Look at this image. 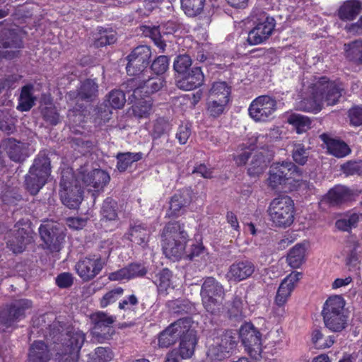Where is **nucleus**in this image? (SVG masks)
<instances>
[{
	"instance_id": "obj_12",
	"label": "nucleus",
	"mask_w": 362,
	"mask_h": 362,
	"mask_svg": "<svg viewBox=\"0 0 362 362\" xmlns=\"http://www.w3.org/2000/svg\"><path fill=\"white\" fill-rule=\"evenodd\" d=\"M151 57L150 47L141 45L134 48L127 56V72L130 76H139L143 73H148L146 69L148 60Z\"/></svg>"
},
{
	"instance_id": "obj_30",
	"label": "nucleus",
	"mask_w": 362,
	"mask_h": 362,
	"mask_svg": "<svg viewBox=\"0 0 362 362\" xmlns=\"http://www.w3.org/2000/svg\"><path fill=\"white\" fill-rule=\"evenodd\" d=\"M362 11V1L359 0H346L338 9V17L344 21H354Z\"/></svg>"
},
{
	"instance_id": "obj_28",
	"label": "nucleus",
	"mask_w": 362,
	"mask_h": 362,
	"mask_svg": "<svg viewBox=\"0 0 362 362\" xmlns=\"http://www.w3.org/2000/svg\"><path fill=\"white\" fill-rule=\"evenodd\" d=\"M151 233V230L149 228L141 223L136 222L131 225L124 237L144 247L147 245Z\"/></svg>"
},
{
	"instance_id": "obj_64",
	"label": "nucleus",
	"mask_w": 362,
	"mask_h": 362,
	"mask_svg": "<svg viewBox=\"0 0 362 362\" xmlns=\"http://www.w3.org/2000/svg\"><path fill=\"white\" fill-rule=\"evenodd\" d=\"M349 52L351 54L358 55L357 59L362 64V41L356 40L349 45Z\"/></svg>"
},
{
	"instance_id": "obj_16",
	"label": "nucleus",
	"mask_w": 362,
	"mask_h": 362,
	"mask_svg": "<svg viewBox=\"0 0 362 362\" xmlns=\"http://www.w3.org/2000/svg\"><path fill=\"white\" fill-rule=\"evenodd\" d=\"M105 262L99 256H90L80 259L75 266L78 275L86 281L94 279L103 269Z\"/></svg>"
},
{
	"instance_id": "obj_27",
	"label": "nucleus",
	"mask_w": 362,
	"mask_h": 362,
	"mask_svg": "<svg viewBox=\"0 0 362 362\" xmlns=\"http://www.w3.org/2000/svg\"><path fill=\"white\" fill-rule=\"evenodd\" d=\"M204 81V76L200 67H193L182 78L177 81V86L184 90H192L201 86Z\"/></svg>"
},
{
	"instance_id": "obj_9",
	"label": "nucleus",
	"mask_w": 362,
	"mask_h": 362,
	"mask_svg": "<svg viewBox=\"0 0 362 362\" xmlns=\"http://www.w3.org/2000/svg\"><path fill=\"white\" fill-rule=\"evenodd\" d=\"M79 181L70 170L63 173L60 182V199L64 205L69 209H76L83 199V190Z\"/></svg>"
},
{
	"instance_id": "obj_24",
	"label": "nucleus",
	"mask_w": 362,
	"mask_h": 362,
	"mask_svg": "<svg viewBox=\"0 0 362 362\" xmlns=\"http://www.w3.org/2000/svg\"><path fill=\"white\" fill-rule=\"evenodd\" d=\"M269 139L268 138V142L266 143V145L264 146V149L260 148H256L258 149V151L254 155L250 168H248V173L250 175L255 176L261 174L267 168L273 157L274 152L269 147Z\"/></svg>"
},
{
	"instance_id": "obj_26",
	"label": "nucleus",
	"mask_w": 362,
	"mask_h": 362,
	"mask_svg": "<svg viewBox=\"0 0 362 362\" xmlns=\"http://www.w3.org/2000/svg\"><path fill=\"white\" fill-rule=\"evenodd\" d=\"M191 202V197L187 189H182L175 193L170 201L168 215L170 217H178L186 211Z\"/></svg>"
},
{
	"instance_id": "obj_53",
	"label": "nucleus",
	"mask_w": 362,
	"mask_h": 362,
	"mask_svg": "<svg viewBox=\"0 0 362 362\" xmlns=\"http://www.w3.org/2000/svg\"><path fill=\"white\" fill-rule=\"evenodd\" d=\"M192 65V59L188 54L177 56L173 63L174 70L179 74H184Z\"/></svg>"
},
{
	"instance_id": "obj_19",
	"label": "nucleus",
	"mask_w": 362,
	"mask_h": 362,
	"mask_svg": "<svg viewBox=\"0 0 362 362\" xmlns=\"http://www.w3.org/2000/svg\"><path fill=\"white\" fill-rule=\"evenodd\" d=\"M90 319L94 324L92 331L93 337L99 342L107 339L112 330L110 325L115 322L116 317L104 312H97L91 315Z\"/></svg>"
},
{
	"instance_id": "obj_3",
	"label": "nucleus",
	"mask_w": 362,
	"mask_h": 362,
	"mask_svg": "<svg viewBox=\"0 0 362 362\" xmlns=\"http://www.w3.org/2000/svg\"><path fill=\"white\" fill-rule=\"evenodd\" d=\"M267 212L273 226L279 228H288L295 220L294 202L288 195H280L272 199Z\"/></svg>"
},
{
	"instance_id": "obj_2",
	"label": "nucleus",
	"mask_w": 362,
	"mask_h": 362,
	"mask_svg": "<svg viewBox=\"0 0 362 362\" xmlns=\"http://www.w3.org/2000/svg\"><path fill=\"white\" fill-rule=\"evenodd\" d=\"M180 222L168 223L162 233L163 253L169 259L184 258L186 253V244L189 235Z\"/></svg>"
},
{
	"instance_id": "obj_10",
	"label": "nucleus",
	"mask_w": 362,
	"mask_h": 362,
	"mask_svg": "<svg viewBox=\"0 0 362 362\" xmlns=\"http://www.w3.org/2000/svg\"><path fill=\"white\" fill-rule=\"evenodd\" d=\"M32 302L28 299L14 300L6 309L0 313V331L5 332L24 318L27 310L31 308Z\"/></svg>"
},
{
	"instance_id": "obj_52",
	"label": "nucleus",
	"mask_w": 362,
	"mask_h": 362,
	"mask_svg": "<svg viewBox=\"0 0 362 362\" xmlns=\"http://www.w3.org/2000/svg\"><path fill=\"white\" fill-rule=\"evenodd\" d=\"M126 102L124 93L119 90H114L108 95L107 103L115 109L122 108Z\"/></svg>"
},
{
	"instance_id": "obj_5",
	"label": "nucleus",
	"mask_w": 362,
	"mask_h": 362,
	"mask_svg": "<svg viewBox=\"0 0 362 362\" xmlns=\"http://www.w3.org/2000/svg\"><path fill=\"white\" fill-rule=\"evenodd\" d=\"M200 296L204 309L212 315L218 313L223 308L225 289L223 285L213 277H207L202 284Z\"/></svg>"
},
{
	"instance_id": "obj_43",
	"label": "nucleus",
	"mask_w": 362,
	"mask_h": 362,
	"mask_svg": "<svg viewBox=\"0 0 362 362\" xmlns=\"http://www.w3.org/2000/svg\"><path fill=\"white\" fill-rule=\"evenodd\" d=\"M350 198V192L344 186L338 185L330 189L327 194V199L332 204H339L347 201Z\"/></svg>"
},
{
	"instance_id": "obj_58",
	"label": "nucleus",
	"mask_w": 362,
	"mask_h": 362,
	"mask_svg": "<svg viewBox=\"0 0 362 362\" xmlns=\"http://www.w3.org/2000/svg\"><path fill=\"white\" fill-rule=\"evenodd\" d=\"M342 169L347 175H362V160L347 162Z\"/></svg>"
},
{
	"instance_id": "obj_34",
	"label": "nucleus",
	"mask_w": 362,
	"mask_h": 362,
	"mask_svg": "<svg viewBox=\"0 0 362 362\" xmlns=\"http://www.w3.org/2000/svg\"><path fill=\"white\" fill-rule=\"evenodd\" d=\"M306 247L305 244L299 243L293 246L288 253L287 262L292 268H299L305 262Z\"/></svg>"
},
{
	"instance_id": "obj_47",
	"label": "nucleus",
	"mask_w": 362,
	"mask_h": 362,
	"mask_svg": "<svg viewBox=\"0 0 362 362\" xmlns=\"http://www.w3.org/2000/svg\"><path fill=\"white\" fill-rule=\"evenodd\" d=\"M113 356L110 349L98 347L93 353L88 355V362H109Z\"/></svg>"
},
{
	"instance_id": "obj_38",
	"label": "nucleus",
	"mask_w": 362,
	"mask_h": 362,
	"mask_svg": "<svg viewBox=\"0 0 362 362\" xmlns=\"http://www.w3.org/2000/svg\"><path fill=\"white\" fill-rule=\"evenodd\" d=\"M30 241L28 233L23 228H18L14 238L8 239L7 244L15 253L21 252Z\"/></svg>"
},
{
	"instance_id": "obj_45",
	"label": "nucleus",
	"mask_w": 362,
	"mask_h": 362,
	"mask_svg": "<svg viewBox=\"0 0 362 362\" xmlns=\"http://www.w3.org/2000/svg\"><path fill=\"white\" fill-rule=\"evenodd\" d=\"M180 1L185 14L189 16H195L202 11L205 0H180Z\"/></svg>"
},
{
	"instance_id": "obj_13",
	"label": "nucleus",
	"mask_w": 362,
	"mask_h": 362,
	"mask_svg": "<svg viewBox=\"0 0 362 362\" xmlns=\"http://www.w3.org/2000/svg\"><path fill=\"white\" fill-rule=\"evenodd\" d=\"M62 344L63 349L59 353L63 362H76L79 351L85 341V335L80 330L68 331Z\"/></svg>"
},
{
	"instance_id": "obj_54",
	"label": "nucleus",
	"mask_w": 362,
	"mask_h": 362,
	"mask_svg": "<svg viewBox=\"0 0 362 362\" xmlns=\"http://www.w3.org/2000/svg\"><path fill=\"white\" fill-rule=\"evenodd\" d=\"M116 35L114 32H107L106 30H100V37H95L94 45L97 47L113 44L116 41Z\"/></svg>"
},
{
	"instance_id": "obj_7",
	"label": "nucleus",
	"mask_w": 362,
	"mask_h": 362,
	"mask_svg": "<svg viewBox=\"0 0 362 362\" xmlns=\"http://www.w3.org/2000/svg\"><path fill=\"white\" fill-rule=\"evenodd\" d=\"M238 341V332L228 330L221 332L213 339L207 351V357L212 362H217L229 357L230 353L235 347Z\"/></svg>"
},
{
	"instance_id": "obj_62",
	"label": "nucleus",
	"mask_w": 362,
	"mask_h": 362,
	"mask_svg": "<svg viewBox=\"0 0 362 362\" xmlns=\"http://www.w3.org/2000/svg\"><path fill=\"white\" fill-rule=\"evenodd\" d=\"M190 134L191 130L187 124H182L178 128L176 138L178 139L180 144H185L187 143Z\"/></svg>"
},
{
	"instance_id": "obj_48",
	"label": "nucleus",
	"mask_w": 362,
	"mask_h": 362,
	"mask_svg": "<svg viewBox=\"0 0 362 362\" xmlns=\"http://www.w3.org/2000/svg\"><path fill=\"white\" fill-rule=\"evenodd\" d=\"M293 147L292 157L293 160L301 165L305 164L309 157V149L300 143H295Z\"/></svg>"
},
{
	"instance_id": "obj_60",
	"label": "nucleus",
	"mask_w": 362,
	"mask_h": 362,
	"mask_svg": "<svg viewBox=\"0 0 362 362\" xmlns=\"http://www.w3.org/2000/svg\"><path fill=\"white\" fill-rule=\"evenodd\" d=\"M191 247H192L189 250L186 251L184 258H188L191 260H193L196 257H201L202 258L206 255L205 249L202 244H193L191 245Z\"/></svg>"
},
{
	"instance_id": "obj_22",
	"label": "nucleus",
	"mask_w": 362,
	"mask_h": 362,
	"mask_svg": "<svg viewBox=\"0 0 362 362\" xmlns=\"http://www.w3.org/2000/svg\"><path fill=\"white\" fill-rule=\"evenodd\" d=\"M255 270L254 264L249 260H240L233 263L226 274L229 282H240L250 278Z\"/></svg>"
},
{
	"instance_id": "obj_11",
	"label": "nucleus",
	"mask_w": 362,
	"mask_h": 362,
	"mask_svg": "<svg viewBox=\"0 0 362 362\" xmlns=\"http://www.w3.org/2000/svg\"><path fill=\"white\" fill-rule=\"evenodd\" d=\"M277 109L275 98L267 95H260L254 99L249 107L250 117L255 122H266L270 119Z\"/></svg>"
},
{
	"instance_id": "obj_15",
	"label": "nucleus",
	"mask_w": 362,
	"mask_h": 362,
	"mask_svg": "<svg viewBox=\"0 0 362 362\" xmlns=\"http://www.w3.org/2000/svg\"><path fill=\"white\" fill-rule=\"evenodd\" d=\"M148 73H143L137 78L129 81L131 86H136L134 89L132 97H141L144 93V96L154 93L160 90L164 86V80L160 77H150Z\"/></svg>"
},
{
	"instance_id": "obj_6",
	"label": "nucleus",
	"mask_w": 362,
	"mask_h": 362,
	"mask_svg": "<svg viewBox=\"0 0 362 362\" xmlns=\"http://www.w3.org/2000/svg\"><path fill=\"white\" fill-rule=\"evenodd\" d=\"M50 161L45 155H39L25 177V186L32 194H36L50 175Z\"/></svg>"
},
{
	"instance_id": "obj_32",
	"label": "nucleus",
	"mask_w": 362,
	"mask_h": 362,
	"mask_svg": "<svg viewBox=\"0 0 362 362\" xmlns=\"http://www.w3.org/2000/svg\"><path fill=\"white\" fill-rule=\"evenodd\" d=\"M171 129L170 124L165 119L159 118L153 123L151 134L153 138L152 148L159 145V139L168 141V134Z\"/></svg>"
},
{
	"instance_id": "obj_36",
	"label": "nucleus",
	"mask_w": 362,
	"mask_h": 362,
	"mask_svg": "<svg viewBox=\"0 0 362 362\" xmlns=\"http://www.w3.org/2000/svg\"><path fill=\"white\" fill-rule=\"evenodd\" d=\"M325 327L332 332H341L346 325L347 317L345 313L324 315Z\"/></svg>"
},
{
	"instance_id": "obj_50",
	"label": "nucleus",
	"mask_w": 362,
	"mask_h": 362,
	"mask_svg": "<svg viewBox=\"0 0 362 362\" xmlns=\"http://www.w3.org/2000/svg\"><path fill=\"white\" fill-rule=\"evenodd\" d=\"M228 103L226 100L222 101L216 98L211 99V98L209 97L207 100V112L214 117H218L223 112Z\"/></svg>"
},
{
	"instance_id": "obj_21",
	"label": "nucleus",
	"mask_w": 362,
	"mask_h": 362,
	"mask_svg": "<svg viewBox=\"0 0 362 362\" xmlns=\"http://www.w3.org/2000/svg\"><path fill=\"white\" fill-rule=\"evenodd\" d=\"M301 277L302 273L293 272L284 279L275 296V304L278 307L284 306Z\"/></svg>"
},
{
	"instance_id": "obj_18",
	"label": "nucleus",
	"mask_w": 362,
	"mask_h": 362,
	"mask_svg": "<svg viewBox=\"0 0 362 362\" xmlns=\"http://www.w3.org/2000/svg\"><path fill=\"white\" fill-rule=\"evenodd\" d=\"M188 318L180 319L172 323L164 331H163L158 337V344L160 347H168L173 344L182 334L189 329Z\"/></svg>"
},
{
	"instance_id": "obj_55",
	"label": "nucleus",
	"mask_w": 362,
	"mask_h": 362,
	"mask_svg": "<svg viewBox=\"0 0 362 362\" xmlns=\"http://www.w3.org/2000/svg\"><path fill=\"white\" fill-rule=\"evenodd\" d=\"M124 293V290L121 287H117L107 293H105L100 299V304L101 308H106L111 303H115L119 297Z\"/></svg>"
},
{
	"instance_id": "obj_17",
	"label": "nucleus",
	"mask_w": 362,
	"mask_h": 362,
	"mask_svg": "<svg viewBox=\"0 0 362 362\" xmlns=\"http://www.w3.org/2000/svg\"><path fill=\"white\" fill-rule=\"evenodd\" d=\"M39 231L41 238L51 252H59L62 249L65 234L57 225H41Z\"/></svg>"
},
{
	"instance_id": "obj_25",
	"label": "nucleus",
	"mask_w": 362,
	"mask_h": 362,
	"mask_svg": "<svg viewBox=\"0 0 362 362\" xmlns=\"http://www.w3.org/2000/svg\"><path fill=\"white\" fill-rule=\"evenodd\" d=\"M192 322H189V329L183 333L180 337V341L177 351V356L181 359L190 358L194 353L195 346L197 344V337L196 331L191 329Z\"/></svg>"
},
{
	"instance_id": "obj_33",
	"label": "nucleus",
	"mask_w": 362,
	"mask_h": 362,
	"mask_svg": "<svg viewBox=\"0 0 362 362\" xmlns=\"http://www.w3.org/2000/svg\"><path fill=\"white\" fill-rule=\"evenodd\" d=\"M134 99V104L132 105V112L134 116L139 118L147 117L152 112V101L149 97H132Z\"/></svg>"
},
{
	"instance_id": "obj_51",
	"label": "nucleus",
	"mask_w": 362,
	"mask_h": 362,
	"mask_svg": "<svg viewBox=\"0 0 362 362\" xmlns=\"http://www.w3.org/2000/svg\"><path fill=\"white\" fill-rule=\"evenodd\" d=\"M116 206L117 203L114 200L106 199L103 204L101 210L103 217L109 221L115 220L117 216Z\"/></svg>"
},
{
	"instance_id": "obj_59",
	"label": "nucleus",
	"mask_w": 362,
	"mask_h": 362,
	"mask_svg": "<svg viewBox=\"0 0 362 362\" xmlns=\"http://www.w3.org/2000/svg\"><path fill=\"white\" fill-rule=\"evenodd\" d=\"M42 115L45 120L52 125H56L60 121L59 115L54 107H46L42 110Z\"/></svg>"
},
{
	"instance_id": "obj_4",
	"label": "nucleus",
	"mask_w": 362,
	"mask_h": 362,
	"mask_svg": "<svg viewBox=\"0 0 362 362\" xmlns=\"http://www.w3.org/2000/svg\"><path fill=\"white\" fill-rule=\"evenodd\" d=\"M250 17L255 25L248 33L247 42L252 45L262 44L272 35L276 26L275 20L258 8L252 10Z\"/></svg>"
},
{
	"instance_id": "obj_20",
	"label": "nucleus",
	"mask_w": 362,
	"mask_h": 362,
	"mask_svg": "<svg viewBox=\"0 0 362 362\" xmlns=\"http://www.w3.org/2000/svg\"><path fill=\"white\" fill-rule=\"evenodd\" d=\"M268 142V136L266 134H253L240 145L241 153L235 156L234 160L238 165H244L250 155V151L257 148L264 149L266 143Z\"/></svg>"
},
{
	"instance_id": "obj_8",
	"label": "nucleus",
	"mask_w": 362,
	"mask_h": 362,
	"mask_svg": "<svg viewBox=\"0 0 362 362\" xmlns=\"http://www.w3.org/2000/svg\"><path fill=\"white\" fill-rule=\"evenodd\" d=\"M301 173V170L291 162L275 163L270 167L267 185L272 189H276L286 185L290 180L298 182Z\"/></svg>"
},
{
	"instance_id": "obj_56",
	"label": "nucleus",
	"mask_w": 362,
	"mask_h": 362,
	"mask_svg": "<svg viewBox=\"0 0 362 362\" xmlns=\"http://www.w3.org/2000/svg\"><path fill=\"white\" fill-rule=\"evenodd\" d=\"M169 66V59L168 57L161 55L158 57L152 63L151 69L156 75L164 74Z\"/></svg>"
},
{
	"instance_id": "obj_42",
	"label": "nucleus",
	"mask_w": 362,
	"mask_h": 362,
	"mask_svg": "<svg viewBox=\"0 0 362 362\" xmlns=\"http://www.w3.org/2000/svg\"><path fill=\"white\" fill-rule=\"evenodd\" d=\"M172 273L168 269H163L159 272L155 277L154 284L160 294H166L168 290L171 288Z\"/></svg>"
},
{
	"instance_id": "obj_40",
	"label": "nucleus",
	"mask_w": 362,
	"mask_h": 362,
	"mask_svg": "<svg viewBox=\"0 0 362 362\" xmlns=\"http://www.w3.org/2000/svg\"><path fill=\"white\" fill-rule=\"evenodd\" d=\"M287 121L296 129L298 134L305 132L311 128L310 119L300 114L293 113L290 115Z\"/></svg>"
},
{
	"instance_id": "obj_46",
	"label": "nucleus",
	"mask_w": 362,
	"mask_h": 362,
	"mask_svg": "<svg viewBox=\"0 0 362 362\" xmlns=\"http://www.w3.org/2000/svg\"><path fill=\"white\" fill-rule=\"evenodd\" d=\"M98 93V85L94 80L88 79L83 82L78 90V95L83 99H93Z\"/></svg>"
},
{
	"instance_id": "obj_44",
	"label": "nucleus",
	"mask_w": 362,
	"mask_h": 362,
	"mask_svg": "<svg viewBox=\"0 0 362 362\" xmlns=\"http://www.w3.org/2000/svg\"><path fill=\"white\" fill-rule=\"evenodd\" d=\"M7 153L9 158L15 161L23 160V144L13 139H8L6 143Z\"/></svg>"
},
{
	"instance_id": "obj_37",
	"label": "nucleus",
	"mask_w": 362,
	"mask_h": 362,
	"mask_svg": "<svg viewBox=\"0 0 362 362\" xmlns=\"http://www.w3.org/2000/svg\"><path fill=\"white\" fill-rule=\"evenodd\" d=\"M143 153L141 152L132 153H118L116 156L117 160V169L119 172H124L134 162L139 161L142 158Z\"/></svg>"
},
{
	"instance_id": "obj_61",
	"label": "nucleus",
	"mask_w": 362,
	"mask_h": 362,
	"mask_svg": "<svg viewBox=\"0 0 362 362\" xmlns=\"http://www.w3.org/2000/svg\"><path fill=\"white\" fill-rule=\"evenodd\" d=\"M349 116L351 124L360 126L362 124V107H356L349 110Z\"/></svg>"
},
{
	"instance_id": "obj_39",
	"label": "nucleus",
	"mask_w": 362,
	"mask_h": 362,
	"mask_svg": "<svg viewBox=\"0 0 362 362\" xmlns=\"http://www.w3.org/2000/svg\"><path fill=\"white\" fill-rule=\"evenodd\" d=\"M33 86L27 85L22 88L17 109L21 111H28L35 105V97L33 95Z\"/></svg>"
},
{
	"instance_id": "obj_57",
	"label": "nucleus",
	"mask_w": 362,
	"mask_h": 362,
	"mask_svg": "<svg viewBox=\"0 0 362 362\" xmlns=\"http://www.w3.org/2000/svg\"><path fill=\"white\" fill-rule=\"evenodd\" d=\"M125 268L128 272L127 276L129 280L134 278L144 276L147 272V269L141 264H130L128 266L125 267Z\"/></svg>"
},
{
	"instance_id": "obj_35",
	"label": "nucleus",
	"mask_w": 362,
	"mask_h": 362,
	"mask_svg": "<svg viewBox=\"0 0 362 362\" xmlns=\"http://www.w3.org/2000/svg\"><path fill=\"white\" fill-rule=\"evenodd\" d=\"M345 300L339 295L329 297L324 303L322 315L344 313Z\"/></svg>"
},
{
	"instance_id": "obj_23",
	"label": "nucleus",
	"mask_w": 362,
	"mask_h": 362,
	"mask_svg": "<svg viewBox=\"0 0 362 362\" xmlns=\"http://www.w3.org/2000/svg\"><path fill=\"white\" fill-rule=\"evenodd\" d=\"M78 180L81 181L86 187H93L94 191L102 189L110 181V175L104 170L94 169L90 173H85L81 171L77 177Z\"/></svg>"
},
{
	"instance_id": "obj_63",
	"label": "nucleus",
	"mask_w": 362,
	"mask_h": 362,
	"mask_svg": "<svg viewBox=\"0 0 362 362\" xmlns=\"http://www.w3.org/2000/svg\"><path fill=\"white\" fill-rule=\"evenodd\" d=\"M57 285L62 288H68L73 284L72 275L69 273H62L57 276L56 278Z\"/></svg>"
},
{
	"instance_id": "obj_41",
	"label": "nucleus",
	"mask_w": 362,
	"mask_h": 362,
	"mask_svg": "<svg viewBox=\"0 0 362 362\" xmlns=\"http://www.w3.org/2000/svg\"><path fill=\"white\" fill-rule=\"evenodd\" d=\"M230 94V88L226 82L218 81L213 83L209 90V97L211 99L221 100L222 101L229 102Z\"/></svg>"
},
{
	"instance_id": "obj_29",
	"label": "nucleus",
	"mask_w": 362,
	"mask_h": 362,
	"mask_svg": "<svg viewBox=\"0 0 362 362\" xmlns=\"http://www.w3.org/2000/svg\"><path fill=\"white\" fill-rule=\"evenodd\" d=\"M320 139L329 153L335 157L343 158L351 152L349 146L341 140L333 138L327 134L320 135Z\"/></svg>"
},
{
	"instance_id": "obj_31",
	"label": "nucleus",
	"mask_w": 362,
	"mask_h": 362,
	"mask_svg": "<svg viewBox=\"0 0 362 362\" xmlns=\"http://www.w3.org/2000/svg\"><path fill=\"white\" fill-rule=\"evenodd\" d=\"M49 359L47 346L42 341H34L29 350L28 362H47Z\"/></svg>"
},
{
	"instance_id": "obj_49",
	"label": "nucleus",
	"mask_w": 362,
	"mask_h": 362,
	"mask_svg": "<svg viewBox=\"0 0 362 362\" xmlns=\"http://www.w3.org/2000/svg\"><path fill=\"white\" fill-rule=\"evenodd\" d=\"M358 219L359 216L356 213L346 214L336 221V227L339 230L348 231L356 226Z\"/></svg>"
},
{
	"instance_id": "obj_14",
	"label": "nucleus",
	"mask_w": 362,
	"mask_h": 362,
	"mask_svg": "<svg viewBox=\"0 0 362 362\" xmlns=\"http://www.w3.org/2000/svg\"><path fill=\"white\" fill-rule=\"evenodd\" d=\"M239 338L252 358L255 360L262 358L261 334L252 324L245 323L241 326L238 334Z\"/></svg>"
},
{
	"instance_id": "obj_1",
	"label": "nucleus",
	"mask_w": 362,
	"mask_h": 362,
	"mask_svg": "<svg viewBox=\"0 0 362 362\" xmlns=\"http://www.w3.org/2000/svg\"><path fill=\"white\" fill-rule=\"evenodd\" d=\"M344 90L339 81H329L326 77L321 78L314 84L312 97L304 98L297 103V108L305 112L317 113L324 105H335Z\"/></svg>"
}]
</instances>
